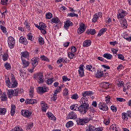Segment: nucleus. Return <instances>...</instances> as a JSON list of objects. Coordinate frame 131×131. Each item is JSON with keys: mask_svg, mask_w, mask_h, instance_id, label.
<instances>
[{"mask_svg": "<svg viewBox=\"0 0 131 131\" xmlns=\"http://www.w3.org/2000/svg\"><path fill=\"white\" fill-rule=\"evenodd\" d=\"M83 68H84V66L82 64L80 65L79 67V74L80 77H83V75H84V71L83 70Z\"/></svg>", "mask_w": 131, "mask_h": 131, "instance_id": "nucleus-12", "label": "nucleus"}, {"mask_svg": "<svg viewBox=\"0 0 131 131\" xmlns=\"http://www.w3.org/2000/svg\"><path fill=\"white\" fill-rule=\"evenodd\" d=\"M33 127V123L31 122L29 123L27 125V129H31Z\"/></svg>", "mask_w": 131, "mask_h": 131, "instance_id": "nucleus-56", "label": "nucleus"}, {"mask_svg": "<svg viewBox=\"0 0 131 131\" xmlns=\"http://www.w3.org/2000/svg\"><path fill=\"white\" fill-rule=\"evenodd\" d=\"M8 43L9 48L13 49L15 47V39L12 36L9 37L8 38Z\"/></svg>", "mask_w": 131, "mask_h": 131, "instance_id": "nucleus-6", "label": "nucleus"}, {"mask_svg": "<svg viewBox=\"0 0 131 131\" xmlns=\"http://www.w3.org/2000/svg\"><path fill=\"white\" fill-rule=\"evenodd\" d=\"M117 84L119 88H122V86H123V84H124V82L123 81L119 80Z\"/></svg>", "mask_w": 131, "mask_h": 131, "instance_id": "nucleus-43", "label": "nucleus"}, {"mask_svg": "<svg viewBox=\"0 0 131 131\" xmlns=\"http://www.w3.org/2000/svg\"><path fill=\"white\" fill-rule=\"evenodd\" d=\"M98 107L102 111H108L109 110L107 104L105 103V102H100L98 104Z\"/></svg>", "mask_w": 131, "mask_h": 131, "instance_id": "nucleus-7", "label": "nucleus"}, {"mask_svg": "<svg viewBox=\"0 0 131 131\" xmlns=\"http://www.w3.org/2000/svg\"><path fill=\"white\" fill-rule=\"evenodd\" d=\"M51 21L52 23H56V24H61V21H60V19L58 17H55L54 18H52L51 19Z\"/></svg>", "mask_w": 131, "mask_h": 131, "instance_id": "nucleus-28", "label": "nucleus"}, {"mask_svg": "<svg viewBox=\"0 0 131 131\" xmlns=\"http://www.w3.org/2000/svg\"><path fill=\"white\" fill-rule=\"evenodd\" d=\"M0 99H1V101H3V102H6V101H8V98L7 97V94H4L0 97Z\"/></svg>", "mask_w": 131, "mask_h": 131, "instance_id": "nucleus-35", "label": "nucleus"}, {"mask_svg": "<svg viewBox=\"0 0 131 131\" xmlns=\"http://www.w3.org/2000/svg\"><path fill=\"white\" fill-rule=\"evenodd\" d=\"M8 58H9V56L8 55V54L5 53L3 55V59L4 61H7L8 60Z\"/></svg>", "mask_w": 131, "mask_h": 131, "instance_id": "nucleus-55", "label": "nucleus"}, {"mask_svg": "<svg viewBox=\"0 0 131 131\" xmlns=\"http://www.w3.org/2000/svg\"><path fill=\"white\" fill-rule=\"evenodd\" d=\"M86 33L88 34H92V35H95V34H96V30L95 29H91L90 30H88L86 31Z\"/></svg>", "mask_w": 131, "mask_h": 131, "instance_id": "nucleus-27", "label": "nucleus"}, {"mask_svg": "<svg viewBox=\"0 0 131 131\" xmlns=\"http://www.w3.org/2000/svg\"><path fill=\"white\" fill-rule=\"evenodd\" d=\"M21 57L24 58H27V57H29V53L27 51L21 52Z\"/></svg>", "mask_w": 131, "mask_h": 131, "instance_id": "nucleus-44", "label": "nucleus"}, {"mask_svg": "<svg viewBox=\"0 0 131 131\" xmlns=\"http://www.w3.org/2000/svg\"><path fill=\"white\" fill-rule=\"evenodd\" d=\"M127 15V12L123 9H119L117 14L118 19H123Z\"/></svg>", "mask_w": 131, "mask_h": 131, "instance_id": "nucleus-5", "label": "nucleus"}, {"mask_svg": "<svg viewBox=\"0 0 131 131\" xmlns=\"http://www.w3.org/2000/svg\"><path fill=\"white\" fill-rule=\"evenodd\" d=\"M22 63L23 65V68H27V67L29 66V64H30V62L29 61L23 59H22Z\"/></svg>", "mask_w": 131, "mask_h": 131, "instance_id": "nucleus-24", "label": "nucleus"}, {"mask_svg": "<svg viewBox=\"0 0 131 131\" xmlns=\"http://www.w3.org/2000/svg\"><path fill=\"white\" fill-rule=\"evenodd\" d=\"M85 30V25H84L83 23H81V24L79 25V27L77 30L78 34H81L82 33H83Z\"/></svg>", "mask_w": 131, "mask_h": 131, "instance_id": "nucleus-9", "label": "nucleus"}, {"mask_svg": "<svg viewBox=\"0 0 131 131\" xmlns=\"http://www.w3.org/2000/svg\"><path fill=\"white\" fill-rule=\"evenodd\" d=\"M92 45V41L90 40H86L83 42V48H88Z\"/></svg>", "mask_w": 131, "mask_h": 131, "instance_id": "nucleus-19", "label": "nucleus"}, {"mask_svg": "<svg viewBox=\"0 0 131 131\" xmlns=\"http://www.w3.org/2000/svg\"><path fill=\"white\" fill-rule=\"evenodd\" d=\"M22 128L19 126H16L15 128L12 129L11 131H22Z\"/></svg>", "mask_w": 131, "mask_h": 131, "instance_id": "nucleus-49", "label": "nucleus"}, {"mask_svg": "<svg viewBox=\"0 0 131 131\" xmlns=\"http://www.w3.org/2000/svg\"><path fill=\"white\" fill-rule=\"evenodd\" d=\"M19 42L20 43H23V45H27V43H28V42L27 41V39H26V38L23 37V36H21L19 38Z\"/></svg>", "mask_w": 131, "mask_h": 131, "instance_id": "nucleus-21", "label": "nucleus"}, {"mask_svg": "<svg viewBox=\"0 0 131 131\" xmlns=\"http://www.w3.org/2000/svg\"><path fill=\"white\" fill-rule=\"evenodd\" d=\"M15 112H16V105L14 104H11L10 114L11 116L15 115Z\"/></svg>", "mask_w": 131, "mask_h": 131, "instance_id": "nucleus-22", "label": "nucleus"}, {"mask_svg": "<svg viewBox=\"0 0 131 131\" xmlns=\"http://www.w3.org/2000/svg\"><path fill=\"white\" fill-rule=\"evenodd\" d=\"M86 69L91 72H96V68H93V66L91 65H87L86 66Z\"/></svg>", "mask_w": 131, "mask_h": 131, "instance_id": "nucleus-25", "label": "nucleus"}, {"mask_svg": "<svg viewBox=\"0 0 131 131\" xmlns=\"http://www.w3.org/2000/svg\"><path fill=\"white\" fill-rule=\"evenodd\" d=\"M71 98L73 100H77L78 99V95L77 94H74L71 96Z\"/></svg>", "mask_w": 131, "mask_h": 131, "instance_id": "nucleus-58", "label": "nucleus"}, {"mask_svg": "<svg viewBox=\"0 0 131 131\" xmlns=\"http://www.w3.org/2000/svg\"><path fill=\"white\" fill-rule=\"evenodd\" d=\"M57 94H56L54 93V94H53V96L52 97V100L53 101H56V100H57Z\"/></svg>", "mask_w": 131, "mask_h": 131, "instance_id": "nucleus-63", "label": "nucleus"}, {"mask_svg": "<svg viewBox=\"0 0 131 131\" xmlns=\"http://www.w3.org/2000/svg\"><path fill=\"white\" fill-rule=\"evenodd\" d=\"M77 123L78 125H84L83 119H79L77 120Z\"/></svg>", "mask_w": 131, "mask_h": 131, "instance_id": "nucleus-42", "label": "nucleus"}, {"mask_svg": "<svg viewBox=\"0 0 131 131\" xmlns=\"http://www.w3.org/2000/svg\"><path fill=\"white\" fill-rule=\"evenodd\" d=\"M39 27V30L41 29H47V25L43 23H40Z\"/></svg>", "mask_w": 131, "mask_h": 131, "instance_id": "nucleus-31", "label": "nucleus"}, {"mask_svg": "<svg viewBox=\"0 0 131 131\" xmlns=\"http://www.w3.org/2000/svg\"><path fill=\"white\" fill-rule=\"evenodd\" d=\"M38 41H39V45L45 44V40H43V38H42V37H39L38 38Z\"/></svg>", "mask_w": 131, "mask_h": 131, "instance_id": "nucleus-51", "label": "nucleus"}, {"mask_svg": "<svg viewBox=\"0 0 131 131\" xmlns=\"http://www.w3.org/2000/svg\"><path fill=\"white\" fill-rule=\"evenodd\" d=\"M68 116L70 119H76L77 118V115L76 114V113L73 111L69 113Z\"/></svg>", "mask_w": 131, "mask_h": 131, "instance_id": "nucleus-15", "label": "nucleus"}, {"mask_svg": "<svg viewBox=\"0 0 131 131\" xmlns=\"http://www.w3.org/2000/svg\"><path fill=\"white\" fill-rule=\"evenodd\" d=\"M7 96L9 99H12L14 97L13 94V89H10L7 91Z\"/></svg>", "mask_w": 131, "mask_h": 131, "instance_id": "nucleus-23", "label": "nucleus"}, {"mask_svg": "<svg viewBox=\"0 0 131 131\" xmlns=\"http://www.w3.org/2000/svg\"><path fill=\"white\" fill-rule=\"evenodd\" d=\"M5 67L6 68V69L7 70H10L11 69V65L10 64V63L7 62L5 64Z\"/></svg>", "mask_w": 131, "mask_h": 131, "instance_id": "nucleus-57", "label": "nucleus"}, {"mask_svg": "<svg viewBox=\"0 0 131 131\" xmlns=\"http://www.w3.org/2000/svg\"><path fill=\"white\" fill-rule=\"evenodd\" d=\"M25 103L26 105H28V104H36V103H37V100L36 99H26Z\"/></svg>", "mask_w": 131, "mask_h": 131, "instance_id": "nucleus-17", "label": "nucleus"}, {"mask_svg": "<svg viewBox=\"0 0 131 131\" xmlns=\"http://www.w3.org/2000/svg\"><path fill=\"white\" fill-rule=\"evenodd\" d=\"M99 18H102V12H101L95 13L94 15L93 18H92V22H93V23H96V22L99 20Z\"/></svg>", "mask_w": 131, "mask_h": 131, "instance_id": "nucleus-11", "label": "nucleus"}, {"mask_svg": "<svg viewBox=\"0 0 131 131\" xmlns=\"http://www.w3.org/2000/svg\"><path fill=\"white\" fill-rule=\"evenodd\" d=\"M73 126V122L69 121L66 123V127L68 128L69 127H71V126Z\"/></svg>", "mask_w": 131, "mask_h": 131, "instance_id": "nucleus-48", "label": "nucleus"}, {"mask_svg": "<svg viewBox=\"0 0 131 131\" xmlns=\"http://www.w3.org/2000/svg\"><path fill=\"white\" fill-rule=\"evenodd\" d=\"M96 129V127L90 124L88 128L86 129V131H95Z\"/></svg>", "mask_w": 131, "mask_h": 131, "instance_id": "nucleus-34", "label": "nucleus"}, {"mask_svg": "<svg viewBox=\"0 0 131 131\" xmlns=\"http://www.w3.org/2000/svg\"><path fill=\"white\" fill-rule=\"evenodd\" d=\"M105 74L106 73H104V71H101V70H98L96 74V77H97V78H100L101 77H103V76H104Z\"/></svg>", "mask_w": 131, "mask_h": 131, "instance_id": "nucleus-16", "label": "nucleus"}, {"mask_svg": "<svg viewBox=\"0 0 131 131\" xmlns=\"http://www.w3.org/2000/svg\"><path fill=\"white\" fill-rule=\"evenodd\" d=\"M34 88L33 86H31L29 90V97L30 98H33V94H34Z\"/></svg>", "mask_w": 131, "mask_h": 131, "instance_id": "nucleus-26", "label": "nucleus"}, {"mask_svg": "<svg viewBox=\"0 0 131 131\" xmlns=\"http://www.w3.org/2000/svg\"><path fill=\"white\" fill-rule=\"evenodd\" d=\"M62 91V87L58 86L57 87L56 90L54 91L55 94H59Z\"/></svg>", "mask_w": 131, "mask_h": 131, "instance_id": "nucleus-45", "label": "nucleus"}, {"mask_svg": "<svg viewBox=\"0 0 131 131\" xmlns=\"http://www.w3.org/2000/svg\"><path fill=\"white\" fill-rule=\"evenodd\" d=\"M106 31H107L106 28L101 29L98 33V36H101V35H103V34H104Z\"/></svg>", "mask_w": 131, "mask_h": 131, "instance_id": "nucleus-29", "label": "nucleus"}, {"mask_svg": "<svg viewBox=\"0 0 131 131\" xmlns=\"http://www.w3.org/2000/svg\"><path fill=\"white\" fill-rule=\"evenodd\" d=\"M103 57H104V58H106V59H107V60H111V59H112L113 56L110 54L105 53L103 54Z\"/></svg>", "mask_w": 131, "mask_h": 131, "instance_id": "nucleus-32", "label": "nucleus"}, {"mask_svg": "<svg viewBox=\"0 0 131 131\" xmlns=\"http://www.w3.org/2000/svg\"><path fill=\"white\" fill-rule=\"evenodd\" d=\"M128 116L127 115V113H123L122 114V119H123V120L127 121V120H128Z\"/></svg>", "mask_w": 131, "mask_h": 131, "instance_id": "nucleus-30", "label": "nucleus"}, {"mask_svg": "<svg viewBox=\"0 0 131 131\" xmlns=\"http://www.w3.org/2000/svg\"><path fill=\"white\" fill-rule=\"evenodd\" d=\"M1 5H7L8 4V0H1Z\"/></svg>", "mask_w": 131, "mask_h": 131, "instance_id": "nucleus-64", "label": "nucleus"}, {"mask_svg": "<svg viewBox=\"0 0 131 131\" xmlns=\"http://www.w3.org/2000/svg\"><path fill=\"white\" fill-rule=\"evenodd\" d=\"M90 121V119L88 118H84L83 119V122L84 123V124H85V123H88Z\"/></svg>", "mask_w": 131, "mask_h": 131, "instance_id": "nucleus-62", "label": "nucleus"}, {"mask_svg": "<svg viewBox=\"0 0 131 131\" xmlns=\"http://www.w3.org/2000/svg\"><path fill=\"white\" fill-rule=\"evenodd\" d=\"M20 113L23 116H24V117H26L27 118H29V117H30V116H31V115L32 114V113H31V112L27 110H24L21 111Z\"/></svg>", "mask_w": 131, "mask_h": 131, "instance_id": "nucleus-10", "label": "nucleus"}, {"mask_svg": "<svg viewBox=\"0 0 131 131\" xmlns=\"http://www.w3.org/2000/svg\"><path fill=\"white\" fill-rule=\"evenodd\" d=\"M40 105L41 107V111H42V112H47V110H48L49 107H48V104L46 103V102L41 101Z\"/></svg>", "mask_w": 131, "mask_h": 131, "instance_id": "nucleus-13", "label": "nucleus"}, {"mask_svg": "<svg viewBox=\"0 0 131 131\" xmlns=\"http://www.w3.org/2000/svg\"><path fill=\"white\" fill-rule=\"evenodd\" d=\"M101 86L103 89H109V83L103 82L101 83Z\"/></svg>", "mask_w": 131, "mask_h": 131, "instance_id": "nucleus-38", "label": "nucleus"}, {"mask_svg": "<svg viewBox=\"0 0 131 131\" xmlns=\"http://www.w3.org/2000/svg\"><path fill=\"white\" fill-rule=\"evenodd\" d=\"M70 26H73V23L71 22L70 20H66L64 21V27L66 28V29L67 30L69 28V27H70Z\"/></svg>", "mask_w": 131, "mask_h": 131, "instance_id": "nucleus-18", "label": "nucleus"}, {"mask_svg": "<svg viewBox=\"0 0 131 131\" xmlns=\"http://www.w3.org/2000/svg\"><path fill=\"white\" fill-rule=\"evenodd\" d=\"M110 99H111V97L109 95H107L105 97V102L107 105H111V101H110Z\"/></svg>", "mask_w": 131, "mask_h": 131, "instance_id": "nucleus-36", "label": "nucleus"}, {"mask_svg": "<svg viewBox=\"0 0 131 131\" xmlns=\"http://www.w3.org/2000/svg\"><path fill=\"white\" fill-rule=\"evenodd\" d=\"M38 91H39V94H45V93H47V92H48V88L45 86H39L38 88Z\"/></svg>", "mask_w": 131, "mask_h": 131, "instance_id": "nucleus-14", "label": "nucleus"}, {"mask_svg": "<svg viewBox=\"0 0 131 131\" xmlns=\"http://www.w3.org/2000/svg\"><path fill=\"white\" fill-rule=\"evenodd\" d=\"M68 56L70 59L75 58V54H74L73 52H69L68 53Z\"/></svg>", "mask_w": 131, "mask_h": 131, "instance_id": "nucleus-41", "label": "nucleus"}, {"mask_svg": "<svg viewBox=\"0 0 131 131\" xmlns=\"http://www.w3.org/2000/svg\"><path fill=\"white\" fill-rule=\"evenodd\" d=\"M1 27V29L2 30V31L3 32V33H5L6 34H7V33H8V32H7V28H6V27H4L3 26H0Z\"/></svg>", "mask_w": 131, "mask_h": 131, "instance_id": "nucleus-46", "label": "nucleus"}, {"mask_svg": "<svg viewBox=\"0 0 131 131\" xmlns=\"http://www.w3.org/2000/svg\"><path fill=\"white\" fill-rule=\"evenodd\" d=\"M80 105L78 107V104H75L70 106L71 110L74 111H79L80 114H85L88 111H89V107L86 106L82 102H80Z\"/></svg>", "mask_w": 131, "mask_h": 131, "instance_id": "nucleus-1", "label": "nucleus"}, {"mask_svg": "<svg viewBox=\"0 0 131 131\" xmlns=\"http://www.w3.org/2000/svg\"><path fill=\"white\" fill-rule=\"evenodd\" d=\"M32 37H33L32 34L29 33L27 35V38H28V39H29L30 40H31V41H32Z\"/></svg>", "mask_w": 131, "mask_h": 131, "instance_id": "nucleus-59", "label": "nucleus"}, {"mask_svg": "<svg viewBox=\"0 0 131 131\" xmlns=\"http://www.w3.org/2000/svg\"><path fill=\"white\" fill-rule=\"evenodd\" d=\"M92 95H93L92 91H85L82 93V98L81 99L80 102L88 108L90 107V104H89V99H88L87 97L92 96Z\"/></svg>", "mask_w": 131, "mask_h": 131, "instance_id": "nucleus-3", "label": "nucleus"}, {"mask_svg": "<svg viewBox=\"0 0 131 131\" xmlns=\"http://www.w3.org/2000/svg\"><path fill=\"white\" fill-rule=\"evenodd\" d=\"M46 19H51L53 17V14L50 12H49L46 14Z\"/></svg>", "mask_w": 131, "mask_h": 131, "instance_id": "nucleus-54", "label": "nucleus"}, {"mask_svg": "<svg viewBox=\"0 0 131 131\" xmlns=\"http://www.w3.org/2000/svg\"><path fill=\"white\" fill-rule=\"evenodd\" d=\"M35 79L36 80H39V83H43V73H38L37 74L35 75L34 77Z\"/></svg>", "mask_w": 131, "mask_h": 131, "instance_id": "nucleus-4", "label": "nucleus"}, {"mask_svg": "<svg viewBox=\"0 0 131 131\" xmlns=\"http://www.w3.org/2000/svg\"><path fill=\"white\" fill-rule=\"evenodd\" d=\"M7 112V108H0V115H5Z\"/></svg>", "mask_w": 131, "mask_h": 131, "instance_id": "nucleus-37", "label": "nucleus"}, {"mask_svg": "<svg viewBox=\"0 0 131 131\" xmlns=\"http://www.w3.org/2000/svg\"><path fill=\"white\" fill-rule=\"evenodd\" d=\"M53 82H54V78H49L46 81V83L48 84V85L52 84Z\"/></svg>", "mask_w": 131, "mask_h": 131, "instance_id": "nucleus-40", "label": "nucleus"}, {"mask_svg": "<svg viewBox=\"0 0 131 131\" xmlns=\"http://www.w3.org/2000/svg\"><path fill=\"white\" fill-rule=\"evenodd\" d=\"M122 26L124 28H127V23H126V19H124L122 23Z\"/></svg>", "mask_w": 131, "mask_h": 131, "instance_id": "nucleus-50", "label": "nucleus"}, {"mask_svg": "<svg viewBox=\"0 0 131 131\" xmlns=\"http://www.w3.org/2000/svg\"><path fill=\"white\" fill-rule=\"evenodd\" d=\"M110 131H121L120 129L116 126V125H112L110 127Z\"/></svg>", "mask_w": 131, "mask_h": 131, "instance_id": "nucleus-20", "label": "nucleus"}, {"mask_svg": "<svg viewBox=\"0 0 131 131\" xmlns=\"http://www.w3.org/2000/svg\"><path fill=\"white\" fill-rule=\"evenodd\" d=\"M20 76L23 77L24 78H26V73L24 72L23 70H19Z\"/></svg>", "mask_w": 131, "mask_h": 131, "instance_id": "nucleus-39", "label": "nucleus"}, {"mask_svg": "<svg viewBox=\"0 0 131 131\" xmlns=\"http://www.w3.org/2000/svg\"><path fill=\"white\" fill-rule=\"evenodd\" d=\"M118 59H120V60L124 61V56H123V55H122V54L118 55Z\"/></svg>", "mask_w": 131, "mask_h": 131, "instance_id": "nucleus-61", "label": "nucleus"}, {"mask_svg": "<svg viewBox=\"0 0 131 131\" xmlns=\"http://www.w3.org/2000/svg\"><path fill=\"white\" fill-rule=\"evenodd\" d=\"M47 115L49 119H51V120H55L56 119L55 116L51 113H48Z\"/></svg>", "mask_w": 131, "mask_h": 131, "instance_id": "nucleus-33", "label": "nucleus"}, {"mask_svg": "<svg viewBox=\"0 0 131 131\" xmlns=\"http://www.w3.org/2000/svg\"><path fill=\"white\" fill-rule=\"evenodd\" d=\"M62 80L63 81H70V79L68 78L67 76H62Z\"/></svg>", "mask_w": 131, "mask_h": 131, "instance_id": "nucleus-60", "label": "nucleus"}, {"mask_svg": "<svg viewBox=\"0 0 131 131\" xmlns=\"http://www.w3.org/2000/svg\"><path fill=\"white\" fill-rule=\"evenodd\" d=\"M39 58L38 57H34L32 58L31 60V63L33 66V69L35 68L37 65H38V62H39Z\"/></svg>", "mask_w": 131, "mask_h": 131, "instance_id": "nucleus-8", "label": "nucleus"}, {"mask_svg": "<svg viewBox=\"0 0 131 131\" xmlns=\"http://www.w3.org/2000/svg\"><path fill=\"white\" fill-rule=\"evenodd\" d=\"M68 94H69L68 89L65 88L63 90V96L66 97V96H68Z\"/></svg>", "mask_w": 131, "mask_h": 131, "instance_id": "nucleus-52", "label": "nucleus"}, {"mask_svg": "<svg viewBox=\"0 0 131 131\" xmlns=\"http://www.w3.org/2000/svg\"><path fill=\"white\" fill-rule=\"evenodd\" d=\"M103 122L105 125H109V124H110V119H104V121Z\"/></svg>", "mask_w": 131, "mask_h": 131, "instance_id": "nucleus-53", "label": "nucleus"}, {"mask_svg": "<svg viewBox=\"0 0 131 131\" xmlns=\"http://www.w3.org/2000/svg\"><path fill=\"white\" fill-rule=\"evenodd\" d=\"M10 77L11 82L10 80V78H8L6 80V84L7 86L9 88V89H14V88H17V86H18V82L16 80L14 74H11Z\"/></svg>", "mask_w": 131, "mask_h": 131, "instance_id": "nucleus-2", "label": "nucleus"}, {"mask_svg": "<svg viewBox=\"0 0 131 131\" xmlns=\"http://www.w3.org/2000/svg\"><path fill=\"white\" fill-rule=\"evenodd\" d=\"M68 16L69 17H78V14L74 13V12H71L68 14Z\"/></svg>", "mask_w": 131, "mask_h": 131, "instance_id": "nucleus-47", "label": "nucleus"}]
</instances>
